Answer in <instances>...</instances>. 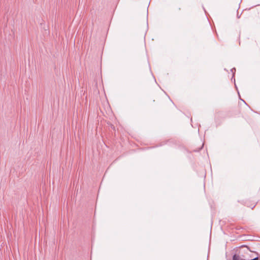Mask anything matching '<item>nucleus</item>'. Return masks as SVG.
I'll use <instances>...</instances> for the list:
<instances>
[{"instance_id": "1", "label": "nucleus", "mask_w": 260, "mask_h": 260, "mask_svg": "<svg viewBox=\"0 0 260 260\" xmlns=\"http://www.w3.org/2000/svg\"><path fill=\"white\" fill-rule=\"evenodd\" d=\"M241 248H246V250L245 251H250V252H253L252 250H251L249 249V248L248 246H246V245H242V246H241Z\"/></svg>"}, {"instance_id": "2", "label": "nucleus", "mask_w": 260, "mask_h": 260, "mask_svg": "<svg viewBox=\"0 0 260 260\" xmlns=\"http://www.w3.org/2000/svg\"><path fill=\"white\" fill-rule=\"evenodd\" d=\"M234 71L235 72L236 71V69H235V68H233V69H232L231 70V71H232V72H234Z\"/></svg>"}]
</instances>
